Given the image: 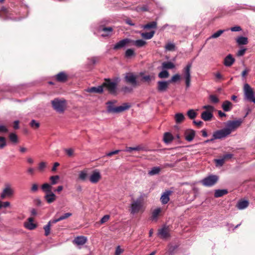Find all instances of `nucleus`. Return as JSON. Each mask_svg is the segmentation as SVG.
Instances as JSON below:
<instances>
[{
	"instance_id": "c85d7f7f",
	"label": "nucleus",
	"mask_w": 255,
	"mask_h": 255,
	"mask_svg": "<svg viewBox=\"0 0 255 255\" xmlns=\"http://www.w3.org/2000/svg\"><path fill=\"white\" fill-rule=\"evenodd\" d=\"M173 139V136L170 132H165L163 136V141L166 143H169Z\"/></svg>"
},
{
	"instance_id": "cd10ccee",
	"label": "nucleus",
	"mask_w": 255,
	"mask_h": 255,
	"mask_svg": "<svg viewBox=\"0 0 255 255\" xmlns=\"http://www.w3.org/2000/svg\"><path fill=\"white\" fill-rule=\"evenodd\" d=\"M67 76L64 72H61L56 76V80L59 82H64L67 80Z\"/></svg>"
},
{
	"instance_id": "39448f33",
	"label": "nucleus",
	"mask_w": 255,
	"mask_h": 255,
	"mask_svg": "<svg viewBox=\"0 0 255 255\" xmlns=\"http://www.w3.org/2000/svg\"><path fill=\"white\" fill-rule=\"evenodd\" d=\"M120 80L118 78L115 79L114 81L110 79H106L105 82L103 84V87H106L110 93L114 94L116 92L117 85Z\"/></svg>"
},
{
	"instance_id": "4be33fe9",
	"label": "nucleus",
	"mask_w": 255,
	"mask_h": 255,
	"mask_svg": "<svg viewBox=\"0 0 255 255\" xmlns=\"http://www.w3.org/2000/svg\"><path fill=\"white\" fill-rule=\"evenodd\" d=\"M171 192L170 191H166L161 195L160 201L163 204H165L169 201V195Z\"/></svg>"
},
{
	"instance_id": "7ed1b4c3",
	"label": "nucleus",
	"mask_w": 255,
	"mask_h": 255,
	"mask_svg": "<svg viewBox=\"0 0 255 255\" xmlns=\"http://www.w3.org/2000/svg\"><path fill=\"white\" fill-rule=\"evenodd\" d=\"M202 109L205 111L202 112L201 117L204 121H210L213 117V112L215 108L213 106L207 105L202 107Z\"/></svg>"
},
{
	"instance_id": "ea45409f",
	"label": "nucleus",
	"mask_w": 255,
	"mask_h": 255,
	"mask_svg": "<svg viewBox=\"0 0 255 255\" xmlns=\"http://www.w3.org/2000/svg\"><path fill=\"white\" fill-rule=\"evenodd\" d=\"M225 30H219L217 32L213 33L211 36L209 37V39L216 38L219 37L222 33L225 32Z\"/></svg>"
},
{
	"instance_id": "e2e57ef3",
	"label": "nucleus",
	"mask_w": 255,
	"mask_h": 255,
	"mask_svg": "<svg viewBox=\"0 0 255 255\" xmlns=\"http://www.w3.org/2000/svg\"><path fill=\"white\" fill-rule=\"evenodd\" d=\"M137 11H145L148 10V7L146 5H144L141 6H138L136 8Z\"/></svg>"
},
{
	"instance_id": "1a4fd4ad",
	"label": "nucleus",
	"mask_w": 255,
	"mask_h": 255,
	"mask_svg": "<svg viewBox=\"0 0 255 255\" xmlns=\"http://www.w3.org/2000/svg\"><path fill=\"white\" fill-rule=\"evenodd\" d=\"M229 134V131L225 128L222 129L218 130L214 132L213 136H214V139H222L227 137Z\"/></svg>"
},
{
	"instance_id": "37998d69",
	"label": "nucleus",
	"mask_w": 255,
	"mask_h": 255,
	"mask_svg": "<svg viewBox=\"0 0 255 255\" xmlns=\"http://www.w3.org/2000/svg\"><path fill=\"white\" fill-rule=\"evenodd\" d=\"M169 76V73L166 70H163L158 74V77L160 78H166Z\"/></svg>"
},
{
	"instance_id": "58836bf2",
	"label": "nucleus",
	"mask_w": 255,
	"mask_h": 255,
	"mask_svg": "<svg viewBox=\"0 0 255 255\" xmlns=\"http://www.w3.org/2000/svg\"><path fill=\"white\" fill-rule=\"evenodd\" d=\"M146 42L142 39H138L133 41V44L138 47H141L144 46Z\"/></svg>"
},
{
	"instance_id": "72a5a7b5",
	"label": "nucleus",
	"mask_w": 255,
	"mask_h": 255,
	"mask_svg": "<svg viewBox=\"0 0 255 255\" xmlns=\"http://www.w3.org/2000/svg\"><path fill=\"white\" fill-rule=\"evenodd\" d=\"M157 27V22L156 21H152L151 22L148 23L145 25H143L141 26L143 29H151V28H155Z\"/></svg>"
},
{
	"instance_id": "49530a36",
	"label": "nucleus",
	"mask_w": 255,
	"mask_h": 255,
	"mask_svg": "<svg viewBox=\"0 0 255 255\" xmlns=\"http://www.w3.org/2000/svg\"><path fill=\"white\" fill-rule=\"evenodd\" d=\"M134 55V51L132 49H128L125 53V56L127 58L130 57L131 56Z\"/></svg>"
},
{
	"instance_id": "052dcab7",
	"label": "nucleus",
	"mask_w": 255,
	"mask_h": 255,
	"mask_svg": "<svg viewBox=\"0 0 255 255\" xmlns=\"http://www.w3.org/2000/svg\"><path fill=\"white\" fill-rule=\"evenodd\" d=\"M38 186L36 183L32 184L31 187L30 188V191L31 192L34 193L38 191Z\"/></svg>"
},
{
	"instance_id": "6e6552de",
	"label": "nucleus",
	"mask_w": 255,
	"mask_h": 255,
	"mask_svg": "<svg viewBox=\"0 0 255 255\" xmlns=\"http://www.w3.org/2000/svg\"><path fill=\"white\" fill-rule=\"evenodd\" d=\"M51 103L54 109L58 113L64 112L66 107V101L61 100L58 99H55L51 101Z\"/></svg>"
},
{
	"instance_id": "20e7f679",
	"label": "nucleus",
	"mask_w": 255,
	"mask_h": 255,
	"mask_svg": "<svg viewBox=\"0 0 255 255\" xmlns=\"http://www.w3.org/2000/svg\"><path fill=\"white\" fill-rule=\"evenodd\" d=\"M244 99L255 103V95L253 89L249 84L246 83L244 85Z\"/></svg>"
},
{
	"instance_id": "c756f323",
	"label": "nucleus",
	"mask_w": 255,
	"mask_h": 255,
	"mask_svg": "<svg viewBox=\"0 0 255 255\" xmlns=\"http://www.w3.org/2000/svg\"><path fill=\"white\" fill-rule=\"evenodd\" d=\"M161 168L159 167H153L148 172V174L150 176H153L159 173Z\"/></svg>"
},
{
	"instance_id": "f03ea898",
	"label": "nucleus",
	"mask_w": 255,
	"mask_h": 255,
	"mask_svg": "<svg viewBox=\"0 0 255 255\" xmlns=\"http://www.w3.org/2000/svg\"><path fill=\"white\" fill-rule=\"evenodd\" d=\"M143 195H141L136 200H132L129 206V212L130 214L134 215L142 210L143 206Z\"/></svg>"
},
{
	"instance_id": "6ab92c4d",
	"label": "nucleus",
	"mask_w": 255,
	"mask_h": 255,
	"mask_svg": "<svg viewBox=\"0 0 255 255\" xmlns=\"http://www.w3.org/2000/svg\"><path fill=\"white\" fill-rule=\"evenodd\" d=\"M192 67V63H188L187 65L184 68V79L191 78V72L190 70Z\"/></svg>"
},
{
	"instance_id": "4468645a",
	"label": "nucleus",
	"mask_w": 255,
	"mask_h": 255,
	"mask_svg": "<svg viewBox=\"0 0 255 255\" xmlns=\"http://www.w3.org/2000/svg\"><path fill=\"white\" fill-rule=\"evenodd\" d=\"M98 30L99 32H102L101 34L102 36L106 37L111 34L113 28L111 27H107L102 26L99 28Z\"/></svg>"
},
{
	"instance_id": "4d7b16f0",
	"label": "nucleus",
	"mask_w": 255,
	"mask_h": 255,
	"mask_svg": "<svg viewBox=\"0 0 255 255\" xmlns=\"http://www.w3.org/2000/svg\"><path fill=\"white\" fill-rule=\"evenodd\" d=\"M5 145L6 141L5 138L0 136V148H3Z\"/></svg>"
},
{
	"instance_id": "423d86ee",
	"label": "nucleus",
	"mask_w": 255,
	"mask_h": 255,
	"mask_svg": "<svg viewBox=\"0 0 255 255\" xmlns=\"http://www.w3.org/2000/svg\"><path fill=\"white\" fill-rule=\"evenodd\" d=\"M219 177L216 175L211 174L203 178L200 182L206 187H211L218 181Z\"/></svg>"
},
{
	"instance_id": "a18cd8bd",
	"label": "nucleus",
	"mask_w": 255,
	"mask_h": 255,
	"mask_svg": "<svg viewBox=\"0 0 255 255\" xmlns=\"http://www.w3.org/2000/svg\"><path fill=\"white\" fill-rule=\"evenodd\" d=\"M175 45L172 43H168L165 46L166 51H173L174 50Z\"/></svg>"
},
{
	"instance_id": "5701e85b",
	"label": "nucleus",
	"mask_w": 255,
	"mask_h": 255,
	"mask_svg": "<svg viewBox=\"0 0 255 255\" xmlns=\"http://www.w3.org/2000/svg\"><path fill=\"white\" fill-rule=\"evenodd\" d=\"M234 62L235 59L233 57L232 55L229 54L225 58L224 63L226 66L230 67L234 63Z\"/></svg>"
},
{
	"instance_id": "864d4df0",
	"label": "nucleus",
	"mask_w": 255,
	"mask_h": 255,
	"mask_svg": "<svg viewBox=\"0 0 255 255\" xmlns=\"http://www.w3.org/2000/svg\"><path fill=\"white\" fill-rule=\"evenodd\" d=\"M46 167V163L45 162H41L38 164V170L43 171Z\"/></svg>"
},
{
	"instance_id": "473e14b6",
	"label": "nucleus",
	"mask_w": 255,
	"mask_h": 255,
	"mask_svg": "<svg viewBox=\"0 0 255 255\" xmlns=\"http://www.w3.org/2000/svg\"><path fill=\"white\" fill-rule=\"evenodd\" d=\"M155 34L154 31H151L149 32H142L140 34L142 37L145 39H150Z\"/></svg>"
},
{
	"instance_id": "a211bd4d",
	"label": "nucleus",
	"mask_w": 255,
	"mask_h": 255,
	"mask_svg": "<svg viewBox=\"0 0 255 255\" xmlns=\"http://www.w3.org/2000/svg\"><path fill=\"white\" fill-rule=\"evenodd\" d=\"M195 131L191 129H187L185 132V138L188 141H191L194 138Z\"/></svg>"
},
{
	"instance_id": "bb28decb",
	"label": "nucleus",
	"mask_w": 255,
	"mask_h": 255,
	"mask_svg": "<svg viewBox=\"0 0 255 255\" xmlns=\"http://www.w3.org/2000/svg\"><path fill=\"white\" fill-rule=\"evenodd\" d=\"M41 189L42 191L46 194L50 193L52 192V185L48 183H44L41 186Z\"/></svg>"
},
{
	"instance_id": "c03bdc74",
	"label": "nucleus",
	"mask_w": 255,
	"mask_h": 255,
	"mask_svg": "<svg viewBox=\"0 0 255 255\" xmlns=\"http://www.w3.org/2000/svg\"><path fill=\"white\" fill-rule=\"evenodd\" d=\"M59 179V176L58 175L52 176L50 177V180L51 181V184L52 185H55L57 183L58 180Z\"/></svg>"
},
{
	"instance_id": "ddd939ff",
	"label": "nucleus",
	"mask_w": 255,
	"mask_h": 255,
	"mask_svg": "<svg viewBox=\"0 0 255 255\" xmlns=\"http://www.w3.org/2000/svg\"><path fill=\"white\" fill-rule=\"evenodd\" d=\"M125 80L127 82L131 84L133 87L137 85L136 77L132 73H127L125 76Z\"/></svg>"
},
{
	"instance_id": "2f4dec72",
	"label": "nucleus",
	"mask_w": 255,
	"mask_h": 255,
	"mask_svg": "<svg viewBox=\"0 0 255 255\" xmlns=\"http://www.w3.org/2000/svg\"><path fill=\"white\" fill-rule=\"evenodd\" d=\"M228 193V191L226 189H218L215 191L214 196L215 197H220Z\"/></svg>"
},
{
	"instance_id": "774afa93",
	"label": "nucleus",
	"mask_w": 255,
	"mask_h": 255,
	"mask_svg": "<svg viewBox=\"0 0 255 255\" xmlns=\"http://www.w3.org/2000/svg\"><path fill=\"white\" fill-rule=\"evenodd\" d=\"M233 155L231 153L226 154L224 155L222 157L224 159L225 161L228 159H230L233 157Z\"/></svg>"
},
{
	"instance_id": "6e6d98bb",
	"label": "nucleus",
	"mask_w": 255,
	"mask_h": 255,
	"mask_svg": "<svg viewBox=\"0 0 255 255\" xmlns=\"http://www.w3.org/2000/svg\"><path fill=\"white\" fill-rule=\"evenodd\" d=\"M9 139L13 142H16L17 136L15 133H11L9 134Z\"/></svg>"
},
{
	"instance_id": "f8f14e48",
	"label": "nucleus",
	"mask_w": 255,
	"mask_h": 255,
	"mask_svg": "<svg viewBox=\"0 0 255 255\" xmlns=\"http://www.w3.org/2000/svg\"><path fill=\"white\" fill-rule=\"evenodd\" d=\"M87 242V238L86 237L80 236L76 237L73 241V243L79 247V249Z\"/></svg>"
},
{
	"instance_id": "f257e3e1",
	"label": "nucleus",
	"mask_w": 255,
	"mask_h": 255,
	"mask_svg": "<svg viewBox=\"0 0 255 255\" xmlns=\"http://www.w3.org/2000/svg\"><path fill=\"white\" fill-rule=\"evenodd\" d=\"M116 101H109L107 103V112L110 113H120L129 109L131 105L129 103H125L122 105L118 107H114V105Z\"/></svg>"
},
{
	"instance_id": "a19ab883",
	"label": "nucleus",
	"mask_w": 255,
	"mask_h": 255,
	"mask_svg": "<svg viewBox=\"0 0 255 255\" xmlns=\"http://www.w3.org/2000/svg\"><path fill=\"white\" fill-rule=\"evenodd\" d=\"M87 177V172L86 170H83L79 172V178L82 181H85Z\"/></svg>"
},
{
	"instance_id": "4c0bfd02",
	"label": "nucleus",
	"mask_w": 255,
	"mask_h": 255,
	"mask_svg": "<svg viewBox=\"0 0 255 255\" xmlns=\"http://www.w3.org/2000/svg\"><path fill=\"white\" fill-rule=\"evenodd\" d=\"M210 102L213 104H217L219 102V99L218 97L215 95H210L209 96Z\"/></svg>"
},
{
	"instance_id": "9d476101",
	"label": "nucleus",
	"mask_w": 255,
	"mask_h": 255,
	"mask_svg": "<svg viewBox=\"0 0 255 255\" xmlns=\"http://www.w3.org/2000/svg\"><path fill=\"white\" fill-rule=\"evenodd\" d=\"M14 193V190L10 186V185H6L0 194V198L4 199L6 197H10L13 196Z\"/></svg>"
},
{
	"instance_id": "7c9ffc66",
	"label": "nucleus",
	"mask_w": 255,
	"mask_h": 255,
	"mask_svg": "<svg viewBox=\"0 0 255 255\" xmlns=\"http://www.w3.org/2000/svg\"><path fill=\"white\" fill-rule=\"evenodd\" d=\"M174 119L176 123L179 124L184 121L185 117L182 113H177L175 115Z\"/></svg>"
},
{
	"instance_id": "0e129e2a",
	"label": "nucleus",
	"mask_w": 255,
	"mask_h": 255,
	"mask_svg": "<svg viewBox=\"0 0 255 255\" xmlns=\"http://www.w3.org/2000/svg\"><path fill=\"white\" fill-rule=\"evenodd\" d=\"M120 150H116L114 151H111V152H109L106 153V156H111L113 155L118 154V153L120 152Z\"/></svg>"
},
{
	"instance_id": "f3484780",
	"label": "nucleus",
	"mask_w": 255,
	"mask_h": 255,
	"mask_svg": "<svg viewBox=\"0 0 255 255\" xmlns=\"http://www.w3.org/2000/svg\"><path fill=\"white\" fill-rule=\"evenodd\" d=\"M158 235L163 239L167 238L169 236L168 228L164 226L159 229L158 232Z\"/></svg>"
},
{
	"instance_id": "f704fd0d",
	"label": "nucleus",
	"mask_w": 255,
	"mask_h": 255,
	"mask_svg": "<svg viewBox=\"0 0 255 255\" xmlns=\"http://www.w3.org/2000/svg\"><path fill=\"white\" fill-rule=\"evenodd\" d=\"M174 67V64L170 61L164 62L162 63V68L163 69H173Z\"/></svg>"
},
{
	"instance_id": "c9c22d12",
	"label": "nucleus",
	"mask_w": 255,
	"mask_h": 255,
	"mask_svg": "<svg viewBox=\"0 0 255 255\" xmlns=\"http://www.w3.org/2000/svg\"><path fill=\"white\" fill-rule=\"evenodd\" d=\"M237 42L239 45H246L248 43V38L244 36H240L237 39Z\"/></svg>"
},
{
	"instance_id": "0eeeda50",
	"label": "nucleus",
	"mask_w": 255,
	"mask_h": 255,
	"mask_svg": "<svg viewBox=\"0 0 255 255\" xmlns=\"http://www.w3.org/2000/svg\"><path fill=\"white\" fill-rule=\"evenodd\" d=\"M243 120L241 119L237 120L228 121L226 124V128L229 131V134L239 128L242 124Z\"/></svg>"
},
{
	"instance_id": "9b49d317",
	"label": "nucleus",
	"mask_w": 255,
	"mask_h": 255,
	"mask_svg": "<svg viewBox=\"0 0 255 255\" xmlns=\"http://www.w3.org/2000/svg\"><path fill=\"white\" fill-rule=\"evenodd\" d=\"M157 90L159 93L165 92L169 86V82L168 81H159L157 83Z\"/></svg>"
},
{
	"instance_id": "393cba45",
	"label": "nucleus",
	"mask_w": 255,
	"mask_h": 255,
	"mask_svg": "<svg viewBox=\"0 0 255 255\" xmlns=\"http://www.w3.org/2000/svg\"><path fill=\"white\" fill-rule=\"evenodd\" d=\"M222 107L225 112H229L233 108V105L231 102L225 101L223 103Z\"/></svg>"
},
{
	"instance_id": "13d9d810",
	"label": "nucleus",
	"mask_w": 255,
	"mask_h": 255,
	"mask_svg": "<svg viewBox=\"0 0 255 255\" xmlns=\"http://www.w3.org/2000/svg\"><path fill=\"white\" fill-rule=\"evenodd\" d=\"M71 216H72V214L71 213H65L64 215L61 216L58 218H59V221H60L63 220L64 219H66L70 217Z\"/></svg>"
},
{
	"instance_id": "603ef678",
	"label": "nucleus",
	"mask_w": 255,
	"mask_h": 255,
	"mask_svg": "<svg viewBox=\"0 0 255 255\" xmlns=\"http://www.w3.org/2000/svg\"><path fill=\"white\" fill-rule=\"evenodd\" d=\"M133 88L131 87L125 86L122 88V91L125 93H131Z\"/></svg>"
},
{
	"instance_id": "09e8293b",
	"label": "nucleus",
	"mask_w": 255,
	"mask_h": 255,
	"mask_svg": "<svg viewBox=\"0 0 255 255\" xmlns=\"http://www.w3.org/2000/svg\"><path fill=\"white\" fill-rule=\"evenodd\" d=\"M215 161L217 166H222L223 165V164L225 162V160H224V159H223V157H222L221 158H220V159H215Z\"/></svg>"
},
{
	"instance_id": "8fccbe9b",
	"label": "nucleus",
	"mask_w": 255,
	"mask_h": 255,
	"mask_svg": "<svg viewBox=\"0 0 255 255\" xmlns=\"http://www.w3.org/2000/svg\"><path fill=\"white\" fill-rule=\"evenodd\" d=\"M30 126L33 128H37L39 127L40 124L35 120H32L30 123Z\"/></svg>"
},
{
	"instance_id": "e433bc0d",
	"label": "nucleus",
	"mask_w": 255,
	"mask_h": 255,
	"mask_svg": "<svg viewBox=\"0 0 255 255\" xmlns=\"http://www.w3.org/2000/svg\"><path fill=\"white\" fill-rule=\"evenodd\" d=\"M161 212V208H157L154 209L152 212V219L153 220H156L159 213Z\"/></svg>"
},
{
	"instance_id": "dca6fc26",
	"label": "nucleus",
	"mask_w": 255,
	"mask_h": 255,
	"mask_svg": "<svg viewBox=\"0 0 255 255\" xmlns=\"http://www.w3.org/2000/svg\"><path fill=\"white\" fill-rule=\"evenodd\" d=\"M101 178L100 173L98 171H95L91 175L89 180L92 183H97Z\"/></svg>"
},
{
	"instance_id": "a878e982",
	"label": "nucleus",
	"mask_w": 255,
	"mask_h": 255,
	"mask_svg": "<svg viewBox=\"0 0 255 255\" xmlns=\"http://www.w3.org/2000/svg\"><path fill=\"white\" fill-rule=\"evenodd\" d=\"M28 223H24V227L30 230H33L36 227V225L33 223V219L32 218H29L28 219Z\"/></svg>"
},
{
	"instance_id": "69168bd1",
	"label": "nucleus",
	"mask_w": 255,
	"mask_h": 255,
	"mask_svg": "<svg viewBox=\"0 0 255 255\" xmlns=\"http://www.w3.org/2000/svg\"><path fill=\"white\" fill-rule=\"evenodd\" d=\"M230 30L232 31L235 32V31H240L242 30V28L239 26H235L234 27H232L230 28Z\"/></svg>"
},
{
	"instance_id": "bf43d9fd",
	"label": "nucleus",
	"mask_w": 255,
	"mask_h": 255,
	"mask_svg": "<svg viewBox=\"0 0 255 255\" xmlns=\"http://www.w3.org/2000/svg\"><path fill=\"white\" fill-rule=\"evenodd\" d=\"M64 151L69 156H72L74 153V150L72 148H65Z\"/></svg>"
},
{
	"instance_id": "b1692460",
	"label": "nucleus",
	"mask_w": 255,
	"mask_h": 255,
	"mask_svg": "<svg viewBox=\"0 0 255 255\" xmlns=\"http://www.w3.org/2000/svg\"><path fill=\"white\" fill-rule=\"evenodd\" d=\"M249 205V202L246 200L239 201L237 204L236 207L239 210H243L246 208Z\"/></svg>"
},
{
	"instance_id": "412c9836",
	"label": "nucleus",
	"mask_w": 255,
	"mask_h": 255,
	"mask_svg": "<svg viewBox=\"0 0 255 255\" xmlns=\"http://www.w3.org/2000/svg\"><path fill=\"white\" fill-rule=\"evenodd\" d=\"M44 199L48 204H51L54 202L56 199V196L53 192L46 194L44 196Z\"/></svg>"
},
{
	"instance_id": "680f3d73",
	"label": "nucleus",
	"mask_w": 255,
	"mask_h": 255,
	"mask_svg": "<svg viewBox=\"0 0 255 255\" xmlns=\"http://www.w3.org/2000/svg\"><path fill=\"white\" fill-rule=\"evenodd\" d=\"M124 252V250L122 249L120 246H118L116 249L115 255H120Z\"/></svg>"
},
{
	"instance_id": "338daca9",
	"label": "nucleus",
	"mask_w": 255,
	"mask_h": 255,
	"mask_svg": "<svg viewBox=\"0 0 255 255\" xmlns=\"http://www.w3.org/2000/svg\"><path fill=\"white\" fill-rule=\"evenodd\" d=\"M246 50V49H245V48H243V49H240L238 52V55L239 56H241L244 55V54L245 53Z\"/></svg>"
},
{
	"instance_id": "79ce46f5",
	"label": "nucleus",
	"mask_w": 255,
	"mask_h": 255,
	"mask_svg": "<svg viewBox=\"0 0 255 255\" xmlns=\"http://www.w3.org/2000/svg\"><path fill=\"white\" fill-rule=\"evenodd\" d=\"M187 115L190 119H193L196 117L197 113L193 110L191 109L187 112Z\"/></svg>"
},
{
	"instance_id": "2eb2a0df",
	"label": "nucleus",
	"mask_w": 255,
	"mask_h": 255,
	"mask_svg": "<svg viewBox=\"0 0 255 255\" xmlns=\"http://www.w3.org/2000/svg\"><path fill=\"white\" fill-rule=\"evenodd\" d=\"M130 40L128 38H125L120 40L117 42L113 47V49L117 50L124 47L126 46L129 42Z\"/></svg>"
},
{
	"instance_id": "5fc2aeb1",
	"label": "nucleus",
	"mask_w": 255,
	"mask_h": 255,
	"mask_svg": "<svg viewBox=\"0 0 255 255\" xmlns=\"http://www.w3.org/2000/svg\"><path fill=\"white\" fill-rule=\"evenodd\" d=\"M110 216L109 215L104 216L100 220V224H103L107 222L110 219Z\"/></svg>"
},
{
	"instance_id": "3c124183",
	"label": "nucleus",
	"mask_w": 255,
	"mask_h": 255,
	"mask_svg": "<svg viewBox=\"0 0 255 255\" xmlns=\"http://www.w3.org/2000/svg\"><path fill=\"white\" fill-rule=\"evenodd\" d=\"M50 227L51 225H50L48 223L44 226L43 229L45 231V236H48L50 234Z\"/></svg>"
},
{
	"instance_id": "aec40b11",
	"label": "nucleus",
	"mask_w": 255,
	"mask_h": 255,
	"mask_svg": "<svg viewBox=\"0 0 255 255\" xmlns=\"http://www.w3.org/2000/svg\"><path fill=\"white\" fill-rule=\"evenodd\" d=\"M89 93H102L103 92V85L98 87H92L86 90Z\"/></svg>"
},
{
	"instance_id": "de8ad7c7",
	"label": "nucleus",
	"mask_w": 255,
	"mask_h": 255,
	"mask_svg": "<svg viewBox=\"0 0 255 255\" xmlns=\"http://www.w3.org/2000/svg\"><path fill=\"white\" fill-rule=\"evenodd\" d=\"M180 79V76L178 74H175L174 75H173L171 79L170 80H168V82L170 83L171 82H175L178 80H179Z\"/></svg>"
}]
</instances>
